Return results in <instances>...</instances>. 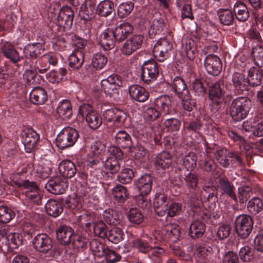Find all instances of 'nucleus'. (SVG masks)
I'll use <instances>...</instances> for the list:
<instances>
[{
	"label": "nucleus",
	"instance_id": "1",
	"mask_svg": "<svg viewBox=\"0 0 263 263\" xmlns=\"http://www.w3.org/2000/svg\"><path fill=\"white\" fill-rule=\"evenodd\" d=\"M251 101L245 97H238L234 99L231 105L230 114L236 122L245 119L250 109Z\"/></svg>",
	"mask_w": 263,
	"mask_h": 263
},
{
	"label": "nucleus",
	"instance_id": "2",
	"mask_svg": "<svg viewBox=\"0 0 263 263\" xmlns=\"http://www.w3.org/2000/svg\"><path fill=\"white\" fill-rule=\"evenodd\" d=\"M16 184L20 187L27 190L24 200L28 205H39L41 203L39 188L34 182L26 180L17 182Z\"/></svg>",
	"mask_w": 263,
	"mask_h": 263
},
{
	"label": "nucleus",
	"instance_id": "3",
	"mask_svg": "<svg viewBox=\"0 0 263 263\" xmlns=\"http://www.w3.org/2000/svg\"><path fill=\"white\" fill-rule=\"evenodd\" d=\"M79 137L78 131L73 128L67 127L63 128L58 135L56 145L61 149L71 147Z\"/></svg>",
	"mask_w": 263,
	"mask_h": 263
},
{
	"label": "nucleus",
	"instance_id": "4",
	"mask_svg": "<svg viewBox=\"0 0 263 263\" xmlns=\"http://www.w3.org/2000/svg\"><path fill=\"white\" fill-rule=\"evenodd\" d=\"M79 114L85 117L88 126L92 129L98 128L102 124V118L99 114L95 112L89 104H84L80 106Z\"/></svg>",
	"mask_w": 263,
	"mask_h": 263
},
{
	"label": "nucleus",
	"instance_id": "5",
	"mask_svg": "<svg viewBox=\"0 0 263 263\" xmlns=\"http://www.w3.org/2000/svg\"><path fill=\"white\" fill-rule=\"evenodd\" d=\"M173 44L170 39L161 38L155 44L153 53L158 61L163 62L170 56Z\"/></svg>",
	"mask_w": 263,
	"mask_h": 263
},
{
	"label": "nucleus",
	"instance_id": "6",
	"mask_svg": "<svg viewBox=\"0 0 263 263\" xmlns=\"http://www.w3.org/2000/svg\"><path fill=\"white\" fill-rule=\"evenodd\" d=\"M35 249L39 252L47 253L49 251L54 252L57 255H60L59 251L56 248H53V242L51 238L46 234L40 233L37 234L32 240Z\"/></svg>",
	"mask_w": 263,
	"mask_h": 263
},
{
	"label": "nucleus",
	"instance_id": "7",
	"mask_svg": "<svg viewBox=\"0 0 263 263\" xmlns=\"http://www.w3.org/2000/svg\"><path fill=\"white\" fill-rule=\"evenodd\" d=\"M253 226L252 218L247 215H239L235 221L236 233L242 239H246L249 236L252 232Z\"/></svg>",
	"mask_w": 263,
	"mask_h": 263
},
{
	"label": "nucleus",
	"instance_id": "8",
	"mask_svg": "<svg viewBox=\"0 0 263 263\" xmlns=\"http://www.w3.org/2000/svg\"><path fill=\"white\" fill-rule=\"evenodd\" d=\"M141 79L146 84L155 81L159 72L158 64L154 60L145 62L141 67Z\"/></svg>",
	"mask_w": 263,
	"mask_h": 263
},
{
	"label": "nucleus",
	"instance_id": "9",
	"mask_svg": "<svg viewBox=\"0 0 263 263\" xmlns=\"http://www.w3.org/2000/svg\"><path fill=\"white\" fill-rule=\"evenodd\" d=\"M74 12L71 7L65 6L62 7L59 12L57 19V24L65 29H70L72 25Z\"/></svg>",
	"mask_w": 263,
	"mask_h": 263
},
{
	"label": "nucleus",
	"instance_id": "10",
	"mask_svg": "<svg viewBox=\"0 0 263 263\" xmlns=\"http://www.w3.org/2000/svg\"><path fill=\"white\" fill-rule=\"evenodd\" d=\"M143 41V36L134 34L127 39L122 45L120 51L126 56L130 55L133 53L141 48Z\"/></svg>",
	"mask_w": 263,
	"mask_h": 263
},
{
	"label": "nucleus",
	"instance_id": "11",
	"mask_svg": "<svg viewBox=\"0 0 263 263\" xmlns=\"http://www.w3.org/2000/svg\"><path fill=\"white\" fill-rule=\"evenodd\" d=\"M101 85L102 90L104 93L112 95L116 93L122 86V82L117 74H112L102 80Z\"/></svg>",
	"mask_w": 263,
	"mask_h": 263
},
{
	"label": "nucleus",
	"instance_id": "12",
	"mask_svg": "<svg viewBox=\"0 0 263 263\" xmlns=\"http://www.w3.org/2000/svg\"><path fill=\"white\" fill-rule=\"evenodd\" d=\"M21 135L26 152L31 153L39 141V135L32 128H25L22 130Z\"/></svg>",
	"mask_w": 263,
	"mask_h": 263
},
{
	"label": "nucleus",
	"instance_id": "13",
	"mask_svg": "<svg viewBox=\"0 0 263 263\" xmlns=\"http://www.w3.org/2000/svg\"><path fill=\"white\" fill-rule=\"evenodd\" d=\"M205 68L207 72L212 76H218L222 69V63L220 58L214 54L206 56L204 61Z\"/></svg>",
	"mask_w": 263,
	"mask_h": 263
},
{
	"label": "nucleus",
	"instance_id": "14",
	"mask_svg": "<svg viewBox=\"0 0 263 263\" xmlns=\"http://www.w3.org/2000/svg\"><path fill=\"white\" fill-rule=\"evenodd\" d=\"M67 186V182L60 177L50 179L45 184V188L49 192L55 195L63 194Z\"/></svg>",
	"mask_w": 263,
	"mask_h": 263
},
{
	"label": "nucleus",
	"instance_id": "15",
	"mask_svg": "<svg viewBox=\"0 0 263 263\" xmlns=\"http://www.w3.org/2000/svg\"><path fill=\"white\" fill-rule=\"evenodd\" d=\"M45 50V41L42 40L40 42L26 45L24 48L23 53L26 59H35L40 56Z\"/></svg>",
	"mask_w": 263,
	"mask_h": 263
},
{
	"label": "nucleus",
	"instance_id": "16",
	"mask_svg": "<svg viewBox=\"0 0 263 263\" xmlns=\"http://www.w3.org/2000/svg\"><path fill=\"white\" fill-rule=\"evenodd\" d=\"M166 28V18L159 13H155L150 23L149 34L151 35L160 34Z\"/></svg>",
	"mask_w": 263,
	"mask_h": 263
},
{
	"label": "nucleus",
	"instance_id": "17",
	"mask_svg": "<svg viewBox=\"0 0 263 263\" xmlns=\"http://www.w3.org/2000/svg\"><path fill=\"white\" fill-rule=\"evenodd\" d=\"M168 198L166 195L162 193H157L154 199V206L156 214L162 217L166 214L168 210L167 203Z\"/></svg>",
	"mask_w": 263,
	"mask_h": 263
},
{
	"label": "nucleus",
	"instance_id": "18",
	"mask_svg": "<svg viewBox=\"0 0 263 263\" xmlns=\"http://www.w3.org/2000/svg\"><path fill=\"white\" fill-rule=\"evenodd\" d=\"M133 31V26L129 23L125 22L117 26L112 32L116 41L120 42L125 40Z\"/></svg>",
	"mask_w": 263,
	"mask_h": 263
},
{
	"label": "nucleus",
	"instance_id": "19",
	"mask_svg": "<svg viewBox=\"0 0 263 263\" xmlns=\"http://www.w3.org/2000/svg\"><path fill=\"white\" fill-rule=\"evenodd\" d=\"M131 98L139 102H144L149 98V93L142 86L139 85H132L128 88Z\"/></svg>",
	"mask_w": 263,
	"mask_h": 263
},
{
	"label": "nucleus",
	"instance_id": "20",
	"mask_svg": "<svg viewBox=\"0 0 263 263\" xmlns=\"http://www.w3.org/2000/svg\"><path fill=\"white\" fill-rule=\"evenodd\" d=\"M171 99L166 95L160 96L155 99L154 104L159 112L163 115H167L171 113Z\"/></svg>",
	"mask_w": 263,
	"mask_h": 263
},
{
	"label": "nucleus",
	"instance_id": "21",
	"mask_svg": "<svg viewBox=\"0 0 263 263\" xmlns=\"http://www.w3.org/2000/svg\"><path fill=\"white\" fill-rule=\"evenodd\" d=\"M95 8V5L92 3L86 2L83 3L79 10L81 21L86 24L89 23L93 17Z\"/></svg>",
	"mask_w": 263,
	"mask_h": 263
},
{
	"label": "nucleus",
	"instance_id": "22",
	"mask_svg": "<svg viewBox=\"0 0 263 263\" xmlns=\"http://www.w3.org/2000/svg\"><path fill=\"white\" fill-rule=\"evenodd\" d=\"M1 49L4 55L13 63L16 64L20 61L19 52L11 43L5 42L2 45Z\"/></svg>",
	"mask_w": 263,
	"mask_h": 263
},
{
	"label": "nucleus",
	"instance_id": "23",
	"mask_svg": "<svg viewBox=\"0 0 263 263\" xmlns=\"http://www.w3.org/2000/svg\"><path fill=\"white\" fill-rule=\"evenodd\" d=\"M153 177L148 174L140 177L136 183L140 194L142 195H148L152 190Z\"/></svg>",
	"mask_w": 263,
	"mask_h": 263
},
{
	"label": "nucleus",
	"instance_id": "24",
	"mask_svg": "<svg viewBox=\"0 0 263 263\" xmlns=\"http://www.w3.org/2000/svg\"><path fill=\"white\" fill-rule=\"evenodd\" d=\"M31 102L35 105H43L48 99L46 91L41 87H35L30 93Z\"/></svg>",
	"mask_w": 263,
	"mask_h": 263
},
{
	"label": "nucleus",
	"instance_id": "25",
	"mask_svg": "<svg viewBox=\"0 0 263 263\" xmlns=\"http://www.w3.org/2000/svg\"><path fill=\"white\" fill-rule=\"evenodd\" d=\"M115 37L112 31L105 30L99 36V44L106 50L112 49L115 45Z\"/></svg>",
	"mask_w": 263,
	"mask_h": 263
},
{
	"label": "nucleus",
	"instance_id": "26",
	"mask_svg": "<svg viewBox=\"0 0 263 263\" xmlns=\"http://www.w3.org/2000/svg\"><path fill=\"white\" fill-rule=\"evenodd\" d=\"M103 218L104 221L109 225L122 226V222L119 213L114 209H108L104 211Z\"/></svg>",
	"mask_w": 263,
	"mask_h": 263
},
{
	"label": "nucleus",
	"instance_id": "27",
	"mask_svg": "<svg viewBox=\"0 0 263 263\" xmlns=\"http://www.w3.org/2000/svg\"><path fill=\"white\" fill-rule=\"evenodd\" d=\"M218 183L220 189L223 194L228 195L235 202L237 201L236 195L235 193V186L229 180L226 176L219 177Z\"/></svg>",
	"mask_w": 263,
	"mask_h": 263
},
{
	"label": "nucleus",
	"instance_id": "28",
	"mask_svg": "<svg viewBox=\"0 0 263 263\" xmlns=\"http://www.w3.org/2000/svg\"><path fill=\"white\" fill-rule=\"evenodd\" d=\"M172 155L168 152L163 151L156 158L155 165L158 169H166L172 164Z\"/></svg>",
	"mask_w": 263,
	"mask_h": 263
},
{
	"label": "nucleus",
	"instance_id": "29",
	"mask_svg": "<svg viewBox=\"0 0 263 263\" xmlns=\"http://www.w3.org/2000/svg\"><path fill=\"white\" fill-rule=\"evenodd\" d=\"M233 13L239 22H245L249 17V12L247 6L240 1H237L234 4Z\"/></svg>",
	"mask_w": 263,
	"mask_h": 263
},
{
	"label": "nucleus",
	"instance_id": "30",
	"mask_svg": "<svg viewBox=\"0 0 263 263\" xmlns=\"http://www.w3.org/2000/svg\"><path fill=\"white\" fill-rule=\"evenodd\" d=\"M161 233L165 234V239L176 242L179 238L180 232L179 227L177 224L167 223L163 227Z\"/></svg>",
	"mask_w": 263,
	"mask_h": 263
},
{
	"label": "nucleus",
	"instance_id": "31",
	"mask_svg": "<svg viewBox=\"0 0 263 263\" xmlns=\"http://www.w3.org/2000/svg\"><path fill=\"white\" fill-rule=\"evenodd\" d=\"M84 61V52L81 50H74L68 57V65L70 67L80 69Z\"/></svg>",
	"mask_w": 263,
	"mask_h": 263
},
{
	"label": "nucleus",
	"instance_id": "32",
	"mask_svg": "<svg viewBox=\"0 0 263 263\" xmlns=\"http://www.w3.org/2000/svg\"><path fill=\"white\" fill-rule=\"evenodd\" d=\"M59 169L63 177L68 178L73 177L77 172L74 164L69 160L62 161L59 164Z\"/></svg>",
	"mask_w": 263,
	"mask_h": 263
},
{
	"label": "nucleus",
	"instance_id": "33",
	"mask_svg": "<svg viewBox=\"0 0 263 263\" xmlns=\"http://www.w3.org/2000/svg\"><path fill=\"white\" fill-rule=\"evenodd\" d=\"M57 112L64 120L70 119L72 115V106L68 100H63L59 103Z\"/></svg>",
	"mask_w": 263,
	"mask_h": 263
},
{
	"label": "nucleus",
	"instance_id": "34",
	"mask_svg": "<svg viewBox=\"0 0 263 263\" xmlns=\"http://www.w3.org/2000/svg\"><path fill=\"white\" fill-rule=\"evenodd\" d=\"M224 94L219 83L212 84L209 90V99L216 104L222 102Z\"/></svg>",
	"mask_w": 263,
	"mask_h": 263
},
{
	"label": "nucleus",
	"instance_id": "35",
	"mask_svg": "<svg viewBox=\"0 0 263 263\" xmlns=\"http://www.w3.org/2000/svg\"><path fill=\"white\" fill-rule=\"evenodd\" d=\"M49 63L47 62L43 55L41 58L36 61L32 69L28 72L30 73V77L31 79H34L36 77V74L38 72L41 73H45L49 69Z\"/></svg>",
	"mask_w": 263,
	"mask_h": 263
},
{
	"label": "nucleus",
	"instance_id": "36",
	"mask_svg": "<svg viewBox=\"0 0 263 263\" xmlns=\"http://www.w3.org/2000/svg\"><path fill=\"white\" fill-rule=\"evenodd\" d=\"M263 78V72L257 70L255 67H251L248 71V83L252 87H257L261 85Z\"/></svg>",
	"mask_w": 263,
	"mask_h": 263
},
{
	"label": "nucleus",
	"instance_id": "37",
	"mask_svg": "<svg viewBox=\"0 0 263 263\" xmlns=\"http://www.w3.org/2000/svg\"><path fill=\"white\" fill-rule=\"evenodd\" d=\"M73 231L70 228L61 226L57 231V238L62 245H66L69 243Z\"/></svg>",
	"mask_w": 263,
	"mask_h": 263
},
{
	"label": "nucleus",
	"instance_id": "38",
	"mask_svg": "<svg viewBox=\"0 0 263 263\" xmlns=\"http://www.w3.org/2000/svg\"><path fill=\"white\" fill-rule=\"evenodd\" d=\"M205 226L201 220H195L190 225L189 235L193 238L201 237L204 234Z\"/></svg>",
	"mask_w": 263,
	"mask_h": 263
},
{
	"label": "nucleus",
	"instance_id": "39",
	"mask_svg": "<svg viewBox=\"0 0 263 263\" xmlns=\"http://www.w3.org/2000/svg\"><path fill=\"white\" fill-rule=\"evenodd\" d=\"M172 88L178 97L190 93L184 80L179 77L174 79Z\"/></svg>",
	"mask_w": 263,
	"mask_h": 263
},
{
	"label": "nucleus",
	"instance_id": "40",
	"mask_svg": "<svg viewBox=\"0 0 263 263\" xmlns=\"http://www.w3.org/2000/svg\"><path fill=\"white\" fill-rule=\"evenodd\" d=\"M184 180L189 192L194 193L198 185V175L195 172H190L184 175Z\"/></svg>",
	"mask_w": 263,
	"mask_h": 263
},
{
	"label": "nucleus",
	"instance_id": "41",
	"mask_svg": "<svg viewBox=\"0 0 263 263\" xmlns=\"http://www.w3.org/2000/svg\"><path fill=\"white\" fill-rule=\"evenodd\" d=\"M196 46L195 43L192 39L186 40L184 44L182 46L181 53L191 61H192L195 58L196 54Z\"/></svg>",
	"mask_w": 263,
	"mask_h": 263
},
{
	"label": "nucleus",
	"instance_id": "42",
	"mask_svg": "<svg viewBox=\"0 0 263 263\" xmlns=\"http://www.w3.org/2000/svg\"><path fill=\"white\" fill-rule=\"evenodd\" d=\"M114 9V3L112 1L104 0L99 4L97 11L100 16L106 17L110 15Z\"/></svg>",
	"mask_w": 263,
	"mask_h": 263
},
{
	"label": "nucleus",
	"instance_id": "43",
	"mask_svg": "<svg viewBox=\"0 0 263 263\" xmlns=\"http://www.w3.org/2000/svg\"><path fill=\"white\" fill-rule=\"evenodd\" d=\"M115 138L117 144L123 148H130L132 145L130 136L124 130L119 131Z\"/></svg>",
	"mask_w": 263,
	"mask_h": 263
},
{
	"label": "nucleus",
	"instance_id": "44",
	"mask_svg": "<svg viewBox=\"0 0 263 263\" xmlns=\"http://www.w3.org/2000/svg\"><path fill=\"white\" fill-rule=\"evenodd\" d=\"M232 82L238 94L242 93L244 90L247 89V86L246 84L245 76L242 73H234L232 77Z\"/></svg>",
	"mask_w": 263,
	"mask_h": 263
},
{
	"label": "nucleus",
	"instance_id": "45",
	"mask_svg": "<svg viewBox=\"0 0 263 263\" xmlns=\"http://www.w3.org/2000/svg\"><path fill=\"white\" fill-rule=\"evenodd\" d=\"M186 0H176V6L178 8H181V13L182 18L194 19L192 13L191 5L189 3H186Z\"/></svg>",
	"mask_w": 263,
	"mask_h": 263
},
{
	"label": "nucleus",
	"instance_id": "46",
	"mask_svg": "<svg viewBox=\"0 0 263 263\" xmlns=\"http://www.w3.org/2000/svg\"><path fill=\"white\" fill-rule=\"evenodd\" d=\"M45 208L48 214L54 217L58 216L63 211L62 205L52 199H50L47 202Z\"/></svg>",
	"mask_w": 263,
	"mask_h": 263
},
{
	"label": "nucleus",
	"instance_id": "47",
	"mask_svg": "<svg viewBox=\"0 0 263 263\" xmlns=\"http://www.w3.org/2000/svg\"><path fill=\"white\" fill-rule=\"evenodd\" d=\"M111 195L116 201L123 202L127 198V189L122 185H116L111 190Z\"/></svg>",
	"mask_w": 263,
	"mask_h": 263
},
{
	"label": "nucleus",
	"instance_id": "48",
	"mask_svg": "<svg viewBox=\"0 0 263 263\" xmlns=\"http://www.w3.org/2000/svg\"><path fill=\"white\" fill-rule=\"evenodd\" d=\"M203 191L201 192L202 196L201 200L203 202H208L210 203H215L217 200V197L214 194L216 187L214 185H204L203 186Z\"/></svg>",
	"mask_w": 263,
	"mask_h": 263
},
{
	"label": "nucleus",
	"instance_id": "49",
	"mask_svg": "<svg viewBox=\"0 0 263 263\" xmlns=\"http://www.w3.org/2000/svg\"><path fill=\"white\" fill-rule=\"evenodd\" d=\"M197 156L193 152H190L182 158V165L187 170L191 171L194 170L196 166Z\"/></svg>",
	"mask_w": 263,
	"mask_h": 263
},
{
	"label": "nucleus",
	"instance_id": "50",
	"mask_svg": "<svg viewBox=\"0 0 263 263\" xmlns=\"http://www.w3.org/2000/svg\"><path fill=\"white\" fill-rule=\"evenodd\" d=\"M90 249L95 256L103 257L107 249L104 245L96 239H92L90 242Z\"/></svg>",
	"mask_w": 263,
	"mask_h": 263
},
{
	"label": "nucleus",
	"instance_id": "51",
	"mask_svg": "<svg viewBox=\"0 0 263 263\" xmlns=\"http://www.w3.org/2000/svg\"><path fill=\"white\" fill-rule=\"evenodd\" d=\"M121 227L115 226L109 231L106 237L109 241L115 243H118L123 239L124 233Z\"/></svg>",
	"mask_w": 263,
	"mask_h": 263
},
{
	"label": "nucleus",
	"instance_id": "52",
	"mask_svg": "<svg viewBox=\"0 0 263 263\" xmlns=\"http://www.w3.org/2000/svg\"><path fill=\"white\" fill-rule=\"evenodd\" d=\"M219 20L221 24L230 26L233 24L234 20V14L229 9H223L218 12Z\"/></svg>",
	"mask_w": 263,
	"mask_h": 263
},
{
	"label": "nucleus",
	"instance_id": "53",
	"mask_svg": "<svg viewBox=\"0 0 263 263\" xmlns=\"http://www.w3.org/2000/svg\"><path fill=\"white\" fill-rule=\"evenodd\" d=\"M93 216L90 213L85 212L78 216L76 222L80 227L89 229L91 223H93Z\"/></svg>",
	"mask_w": 263,
	"mask_h": 263
},
{
	"label": "nucleus",
	"instance_id": "54",
	"mask_svg": "<svg viewBox=\"0 0 263 263\" xmlns=\"http://www.w3.org/2000/svg\"><path fill=\"white\" fill-rule=\"evenodd\" d=\"M134 7V4L132 2L121 3L117 9V13L119 17L124 18L130 14Z\"/></svg>",
	"mask_w": 263,
	"mask_h": 263
},
{
	"label": "nucleus",
	"instance_id": "55",
	"mask_svg": "<svg viewBox=\"0 0 263 263\" xmlns=\"http://www.w3.org/2000/svg\"><path fill=\"white\" fill-rule=\"evenodd\" d=\"M104 167L106 171L110 173H117L120 168L119 160L114 157H107L104 162Z\"/></svg>",
	"mask_w": 263,
	"mask_h": 263
},
{
	"label": "nucleus",
	"instance_id": "56",
	"mask_svg": "<svg viewBox=\"0 0 263 263\" xmlns=\"http://www.w3.org/2000/svg\"><path fill=\"white\" fill-rule=\"evenodd\" d=\"M249 211L252 214H257L261 211L263 209V202L258 197H254L248 203Z\"/></svg>",
	"mask_w": 263,
	"mask_h": 263
},
{
	"label": "nucleus",
	"instance_id": "57",
	"mask_svg": "<svg viewBox=\"0 0 263 263\" xmlns=\"http://www.w3.org/2000/svg\"><path fill=\"white\" fill-rule=\"evenodd\" d=\"M199 165L202 170L207 172H212L214 176L217 174L216 170V164L213 160L209 158H205L204 160H200Z\"/></svg>",
	"mask_w": 263,
	"mask_h": 263
},
{
	"label": "nucleus",
	"instance_id": "58",
	"mask_svg": "<svg viewBox=\"0 0 263 263\" xmlns=\"http://www.w3.org/2000/svg\"><path fill=\"white\" fill-rule=\"evenodd\" d=\"M150 257L155 261V263H161L162 257L166 254L165 250L159 246L151 247Z\"/></svg>",
	"mask_w": 263,
	"mask_h": 263
},
{
	"label": "nucleus",
	"instance_id": "59",
	"mask_svg": "<svg viewBox=\"0 0 263 263\" xmlns=\"http://www.w3.org/2000/svg\"><path fill=\"white\" fill-rule=\"evenodd\" d=\"M93 233L96 236L101 238H105L107 237L108 230L104 222L98 221L93 223Z\"/></svg>",
	"mask_w": 263,
	"mask_h": 263
},
{
	"label": "nucleus",
	"instance_id": "60",
	"mask_svg": "<svg viewBox=\"0 0 263 263\" xmlns=\"http://www.w3.org/2000/svg\"><path fill=\"white\" fill-rule=\"evenodd\" d=\"M128 218L131 223L139 224L143 220V215L139 209L131 208L128 211Z\"/></svg>",
	"mask_w": 263,
	"mask_h": 263
},
{
	"label": "nucleus",
	"instance_id": "61",
	"mask_svg": "<svg viewBox=\"0 0 263 263\" xmlns=\"http://www.w3.org/2000/svg\"><path fill=\"white\" fill-rule=\"evenodd\" d=\"M107 62V58L103 54L97 53L93 55L91 64L96 70L103 68Z\"/></svg>",
	"mask_w": 263,
	"mask_h": 263
},
{
	"label": "nucleus",
	"instance_id": "62",
	"mask_svg": "<svg viewBox=\"0 0 263 263\" xmlns=\"http://www.w3.org/2000/svg\"><path fill=\"white\" fill-rule=\"evenodd\" d=\"M15 213L6 206H0V221L3 223L9 222L15 217Z\"/></svg>",
	"mask_w": 263,
	"mask_h": 263
},
{
	"label": "nucleus",
	"instance_id": "63",
	"mask_svg": "<svg viewBox=\"0 0 263 263\" xmlns=\"http://www.w3.org/2000/svg\"><path fill=\"white\" fill-rule=\"evenodd\" d=\"M215 158L218 163L224 167H228L231 162V160L227 155L226 149L218 150L215 154Z\"/></svg>",
	"mask_w": 263,
	"mask_h": 263
},
{
	"label": "nucleus",
	"instance_id": "64",
	"mask_svg": "<svg viewBox=\"0 0 263 263\" xmlns=\"http://www.w3.org/2000/svg\"><path fill=\"white\" fill-rule=\"evenodd\" d=\"M134 174L133 171L129 168L123 169L118 176V179L122 183H128L132 181Z\"/></svg>",
	"mask_w": 263,
	"mask_h": 263
}]
</instances>
